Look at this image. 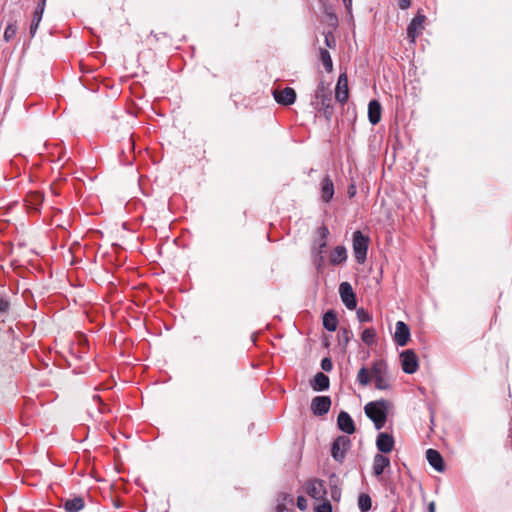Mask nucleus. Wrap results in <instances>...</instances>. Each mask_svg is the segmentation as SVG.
I'll return each instance as SVG.
<instances>
[{"label": "nucleus", "mask_w": 512, "mask_h": 512, "mask_svg": "<svg viewBox=\"0 0 512 512\" xmlns=\"http://www.w3.org/2000/svg\"><path fill=\"white\" fill-rule=\"evenodd\" d=\"M390 407L391 403L385 399L371 401L365 405V414L374 423L377 430H380L385 426Z\"/></svg>", "instance_id": "1"}, {"label": "nucleus", "mask_w": 512, "mask_h": 512, "mask_svg": "<svg viewBox=\"0 0 512 512\" xmlns=\"http://www.w3.org/2000/svg\"><path fill=\"white\" fill-rule=\"evenodd\" d=\"M316 109L323 111L325 118L329 121L332 117L331 97L327 92L324 82H320L315 91V100L312 102Z\"/></svg>", "instance_id": "2"}, {"label": "nucleus", "mask_w": 512, "mask_h": 512, "mask_svg": "<svg viewBox=\"0 0 512 512\" xmlns=\"http://www.w3.org/2000/svg\"><path fill=\"white\" fill-rule=\"evenodd\" d=\"M369 242V237L364 235L360 230L353 233L352 247L357 263L363 264L366 261Z\"/></svg>", "instance_id": "3"}, {"label": "nucleus", "mask_w": 512, "mask_h": 512, "mask_svg": "<svg viewBox=\"0 0 512 512\" xmlns=\"http://www.w3.org/2000/svg\"><path fill=\"white\" fill-rule=\"evenodd\" d=\"M371 375L374 379L376 389L387 390L391 387L387 364L383 360H378L373 363Z\"/></svg>", "instance_id": "4"}, {"label": "nucleus", "mask_w": 512, "mask_h": 512, "mask_svg": "<svg viewBox=\"0 0 512 512\" xmlns=\"http://www.w3.org/2000/svg\"><path fill=\"white\" fill-rule=\"evenodd\" d=\"M351 447V440L348 436H338L332 444L331 455L333 459L339 463H343L347 451Z\"/></svg>", "instance_id": "5"}, {"label": "nucleus", "mask_w": 512, "mask_h": 512, "mask_svg": "<svg viewBox=\"0 0 512 512\" xmlns=\"http://www.w3.org/2000/svg\"><path fill=\"white\" fill-rule=\"evenodd\" d=\"M306 493L315 500H324L327 495L325 483L321 479H311L305 484Z\"/></svg>", "instance_id": "6"}, {"label": "nucleus", "mask_w": 512, "mask_h": 512, "mask_svg": "<svg viewBox=\"0 0 512 512\" xmlns=\"http://www.w3.org/2000/svg\"><path fill=\"white\" fill-rule=\"evenodd\" d=\"M401 366L405 373L413 374L418 369V358L412 349H407L400 354Z\"/></svg>", "instance_id": "7"}, {"label": "nucleus", "mask_w": 512, "mask_h": 512, "mask_svg": "<svg viewBox=\"0 0 512 512\" xmlns=\"http://www.w3.org/2000/svg\"><path fill=\"white\" fill-rule=\"evenodd\" d=\"M339 294L343 304L349 309L353 310L357 306L356 295L349 282H342L339 286Z\"/></svg>", "instance_id": "8"}, {"label": "nucleus", "mask_w": 512, "mask_h": 512, "mask_svg": "<svg viewBox=\"0 0 512 512\" xmlns=\"http://www.w3.org/2000/svg\"><path fill=\"white\" fill-rule=\"evenodd\" d=\"M331 407V399L329 396H316L311 401V410L316 416L327 414Z\"/></svg>", "instance_id": "9"}, {"label": "nucleus", "mask_w": 512, "mask_h": 512, "mask_svg": "<svg viewBox=\"0 0 512 512\" xmlns=\"http://www.w3.org/2000/svg\"><path fill=\"white\" fill-rule=\"evenodd\" d=\"M424 21H425V16L421 13H418L408 24L407 36H408V38H410L411 42H415L416 38L420 35L421 31L424 29Z\"/></svg>", "instance_id": "10"}, {"label": "nucleus", "mask_w": 512, "mask_h": 512, "mask_svg": "<svg viewBox=\"0 0 512 512\" xmlns=\"http://www.w3.org/2000/svg\"><path fill=\"white\" fill-rule=\"evenodd\" d=\"M272 94L276 102L283 106L292 105L296 101V92L290 87L283 90H274Z\"/></svg>", "instance_id": "11"}, {"label": "nucleus", "mask_w": 512, "mask_h": 512, "mask_svg": "<svg viewBox=\"0 0 512 512\" xmlns=\"http://www.w3.org/2000/svg\"><path fill=\"white\" fill-rule=\"evenodd\" d=\"M336 100L342 104L346 103L349 97L348 90V78L345 73H342L338 77V81L335 88Z\"/></svg>", "instance_id": "12"}, {"label": "nucleus", "mask_w": 512, "mask_h": 512, "mask_svg": "<svg viewBox=\"0 0 512 512\" xmlns=\"http://www.w3.org/2000/svg\"><path fill=\"white\" fill-rule=\"evenodd\" d=\"M410 339V328L403 321H398L395 327L394 341L398 346H405Z\"/></svg>", "instance_id": "13"}, {"label": "nucleus", "mask_w": 512, "mask_h": 512, "mask_svg": "<svg viewBox=\"0 0 512 512\" xmlns=\"http://www.w3.org/2000/svg\"><path fill=\"white\" fill-rule=\"evenodd\" d=\"M394 444L395 441L392 435L385 432L378 434L376 446L381 453H390L394 448Z\"/></svg>", "instance_id": "14"}, {"label": "nucleus", "mask_w": 512, "mask_h": 512, "mask_svg": "<svg viewBox=\"0 0 512 512\" xmlns=\"http://www.w3.org/2000/svg\"><path fill=\"white\" fill-rule=\"evenodd\" d=\"M337 425L341 431L347 434H353L355 432V423L346 411H341L338 414Z\"/></svg>", "instance_id": "15"}, {"label": "nucleus", "mask_w": 512, "mask_h": 512, "mask_svg": "<svg viewBox=\"0 0 512 512\" xmlns=\"http://www.w3.org/2000/svg\"><path fill=\"white\" fill-rule=\"evenodd\" d=\"M321 200L325 203H329L334 195V184L329 175H326L321 183Z\"/></svg>", "instance_id": "16"}, {"label": "nucleus", "mask_w": 512, "mask_h": 512, "mask_svg": "<svg viewBox=\"0 0 512 512\" xmlns=\"http://www.w3.org/2000/svg\"><path fill=\"white\" fill-rule=\"evenodd\" d=\"M45 6H46V0H39L37 7L33 13V19H32L31 25H30L31 37H34L37 32L38 26L42 20Z\"/></svg>", "instance_id": "17"}, {"label": "nucleus", "mask_w": 512, "mask_h": 512, "mask_svg": "<svg viewBox=\"0 0 512 512\" xmlns=\"http://www.w3.org/2000/svg\"><path fill=\"white\" fill-rule=\"evenodd\" d=\"M426 459L428 463L438 472L444 470V461L441 454L435 449H428L426 451Z\"/></svg>", "instance_id": "18"}, {"label": "nucleus", "mask_w": 512, "mask_h": 512, "mask_svg": "<svg viewBox=\"0 0 512 512\" xmlns=\"http://www.w3.org/2000/svg\"><path fill=\"white\" fill-rule=\"evenodd\" d=\"M382 107L379 101L371 100L368 104V119L372 125H376L381 120Z\"/></svg>", "instance_id": "19"}, {"label": "nucleus", "mask_w": 512, "mask_h": 512, "mask_svg": "<svg viewBox=\"0 0 512 512\" xmlns=\"http://www.w3.org/2000/svg\"><path fill=\"white\" fill-rule=\"evenodd\" d=\"M390 459L383 454H376L373 459V474L378 477L389 467Z\"/></svg>", "instance_id": "20"}, {"label": "nucleus", "mask_w": 512, "mask_h": 512, "mask_svg": "<svg viewBox=\"0 0 512 512\" xmlns=\"http://www.w3.org/2000/svg\"><path fill=\"white\" fill-rule=\"evenodd\" d=\"M347 260V250L344 246L339 245L330 253L329 262L332 265H340Z\"/></svg>", "instance_id": "21"}, {"label": "nucleus", "mask_w": 512, "mask_h": 512, "mask_svg": "<svg viewBox=\"0 0 512 512\" xmlns=\"http://www.w3.org/2000/svg\"><path fill=\"white\" fill-rule=\"evenodd\" d=\"M329 385V377L322 372L316 373L311 382L314 391H325L329 388Z\"/></svg>", "instance_id": "22"}, {"label": "nucleus", "mask_w": 512, "mask_h": 512, "mask_svg": "<svg viewBox=\"0 0 512 512\" xmlns=\"http://www.w3.org/2000/svg\"><path fill=\"white\" fill-rule=\"evenodd\" d=\"M338 319L333 310L327 311L323 316V326L328 331H335L337 328Z\"/></svg>", "instance_id": "23"}, {"label": "nucleus", "mask_w": 512, "mask_h": 512, "mask_svg": "<svg viewBox=\"0 0 512 512\" xmlns=\"http://www.w3.org/2000/svg\"><path fill=\"white\" fill-rule=\"evenodd\" d=\"M84 507V500L82 497H74L67 499L64 503L66 512H79Z\"/></svg>", "instance_id": "24"}, {"label": "nucleus", "mask_w": 512, "mask_h": 512, "mask_svg": "<svg viewBox=\"0 0 512 512\" xmlns=\"http://www.w3.org/2000/svg\"><path fill=\"white\" fill-rule=\"evenodd\" d=\"M320 60L327 72H331L333 70V62L328 50L324 48L320 49Z\"/></svg>", "instance_id": "25"}, {"label": "nucleus", "mask_w": 512, "mask_h": 512, "mask_svg": "<svg viewBox=\"0 0 512 512\" xmlns=\"http://www.w3.org/2000/svg\"><path fill=\"white\" fill-rule=\"evenodd\" d=\"M372 500L368 494L361 493L358 497V507L361 512H368L371 509Z\"/></svg>", "instance_id": "26"}, {"label": "nucleus", "mask_w": 512, "mask_h": 512, "mask_svg": "<svg viewBox=\"0 0 512 512\" xmlns=\"http://www.w3.org/2000/svg\"><path fill=\"white\" fill-rule=\"evenodd\" d=\"M361 340L368 346L375 344L376 331L374 328H366L361 335Z\"/></svg>", "instance_id": "27"}, {"label": "nucleus", "mask_w": 512, "mask_h": 512, "mask_svg": "<svg viewBox=\"0 0 512 512\" xmlns=\"http://www.w3.org/2000/svg\"><path fill=\"white\" fill-rule=\"evenodd\" d=\"M357 381L361 386H367L371 381V375L369 371L362 367L357 374Z\"/></svg>", "instance_id": "28"}, {"label": "nucleus", "mask_w": 512, "mask_h": 512, "mask_svg": "<svg viewBox=\"0 0 512 512\" xmlns=\"http://www.w3.org/2000/svg\"><path fill=\"white\" fill-rule=\"evenodd\" d=\"M339 337V343L343 345V347H346L349 341L353 337V333L351 330L347 328H341L338 334Z\"/></svg>", "instance_id": "29"}, {"label": "nucleus", "mask_w": 512, "mask_h": 512, "mask_svg": "<svg viewBox=\"0 0 512 512\" xmlns=\"http://www.w3.org/2000/svg\"><path fill=\"white\" fill-rule=\"evenodd\" d=\"M281 502L284 503L285 506L287 504L292 506L294 502L293 496L286 492H280L277 496V504H281Z\"/></svg>", "instance_id": "30"}, {"label": "nucleus", "mask_w": 512, "mask_h": 512, "mask_svg": "<svg viewBox=\"0 0 512 512\" xmlns=\"http://www.w3.org/2000/svg\"><path fill=\"white\" fill-rule=\"evenodd\" d=\"M17 33V26L15 24H9L4 31V39L8 42L15 37Z\"/></svg>", "instance_id": "31"}, {"label": "nucleus", "mask_w": 512, "mask_h": 512, "mask_svg": "<svg viewBox=\"0 0 512 512\" xmlns=\"http://www.w3.org/2000/svg\"><path fill=\"white\" fill-rule=\"evenodd\" d=\"M356 315L358 321L361 323L372 321V316L363 308L358 309Z\"/></svg>", "instance_id": "32"}, {"label": "nucleus", "mask_w": 512, "mask_h": 512, "mask_svg": "<svg viewBox=\"0 0 512 512\" xmlns=\"http://www.w3.org/2000/svg\"><path fill=\"white\" fill-rule=\"evenodd\" d=\"M316 512H332V506L330 502L325 498L321 504L316 506Z\"/></svg>", "instance_id": "33"}, {"label": "nucleus", "mask_w": 512, "mask_h": 512, "mask_svg": "<svg viewBox=\"0 0 512 512\" xmlns=\"http://www.w3.org/2000/svg\"><path fill=\"white\" fill-rule=\"evenodd\" d=\"M30 203L33 205L34 209H37V206L42 203L43 196L40 193H33L31 196Z\"/></svg>", "instance_id": "34"}, {"label": "nucleus", "mask_w": 512, "mask_h": 512, "mask_svg": "<svg viewBox=\"0 0 512 512\" xmlns=\"http://www.w3.org/2000/svg\"><path fill=\"white\" fill-rule=\"evenodd\" d=\"M314 265L318 272H322L324 269V256L316 255L314 258Z\"/></svg>", "instance_id": "35"}, {"label": "nucleus", "mask_w": 512, "mask_h": 512, "mask_svg": "<svg viewBox=\"0 0 512 512\" xmlns=\"http://www.w3.org/2000/svg\"><path fill=\"white\" fill-rule=\"evenodd\" d=\"M325 44L329 48H334L336 45L335 37L332 32L325 33Z\"/></svg>", "instance_id": "36"}, {"label": "nucleus", "mask_w": 512, "mask_h": 512, "mask_svg": "<svg viewBox=\"0 0 512 512\" xmlns=\"http://www.w3.org/2000/svg\"><path fill=\"white\" fill-rule=\"evenodd\" d=\"M321 368L326 372L331 371L333 368V363H332L331 359L327 358V357L323 358L321 361Z\"/></svg>", "instance_id": "37"}, {"label": "nucleus", "mask_w": 512, "mask_h": 512, "mask_svg": "<svg viewBox=\"0 0 512 512\" xmlns=\"http://www.w3.org/2000/svg\"><path fill=\"white\" fill-rule=\"evenodd\" d=\"M297 507L301 511L306 510V508H307V500H306V498L304 496H298V498H297Z\"/></svg>", "instance_id": "38"}, {"label": "nucleus", "mask_w": 512, "mask_h": 512, "mask_svg": "<svg viewBox=\"0 0 512 512\" xmlns=\"http://www.w3.org/2000/svg\"><path fill=\"white\" fill-rule=\"evenodd\" d=\"M319 233L323 241H326V238L329 235V229L326 226H321L319 228Z\"/></svg>", "instance_id": "39"}, {"label": "nucleus", "mask_w": 512, "mask_h": 512, "mask_svg": "<svg viewBox=\"0 0 512 512\" xmlns=\"http://www.w3.org/2000/svg\"><path fill=\"white\" fill-rule=\"evenodd\" d=\"M398 5L402 10L408 9L411 5V0H398Z\"/></svg>", "instance_id": "40"}, {"label": "nucleus", "mask_w": 512, "mask_h": 512, "mask_svg": "<svg viewBox=\"0 0 512 512\" xmlns=\"http://www.w3.org/2000/svg\"><path fill=\"white\" fill-rule=\"evenodd\" d=\"M9 308V302L4 300V299H0V313H4L8 310Z\"/></svg>", "instance_id": "41"}, {"label": "nucleus", "mask_w": 512, "mask_h": 512, "mask_svg": "<svg viewBox=\"0 0 512 512\" xmlns=\"http://www.w3.org/2000/svg\"><path fill=\"white\" fill-rule=\"evenodd\" d=\"M326 246H327V242L326 241H322L319 244V247H318L316 255H323V253H325Z\"/></svg>", "instance_id": "42"}, {"label": "nucleus", "mask_w": 512, "mask_h": 512, "mask_svg": "<svg viewBox=\"0 0 512 512\" xmlns=\"http://www.w3.org/2000/svg\"><path fill=\"white\" fill-rule=\"evenodd\" d=\"M276 512H291L284 503L281 502V504L276 505Z\"/></svg>", "instance_id": "43"}, {"label": "nucleus", "mask_w": 512, "mask_h": 512, "mask_svg": "<svg viewBox=\"0 0 512 512\" xmlns=\"http://www.w3.org/2000/svg\"><path fill=\"white\" fill-rule=\"evenodd\" d=\"M331 495L333 499H338L340 497V491L336 487H334L331 490Z\"/></svg>", "instance_id": "44"}, {"label": "nucleus", "mask_w": 512, "mask_h": 512, "mask_svg": "<svg viewBox=\"0 0 512 512\" xmlns=\"http://www.w3.org/2000/svg\"><path fill=\"white\" fill-rule=\"evenodd\" d=\"M428 511L429 512H435V503L434 502H430L429 505H428Z\"/></svg>", "instance_id": "45"}, {"label": "nucleus", "mask_w": 512, "mask_h": 512, "mask_svg": "<svg viewBox=\"0 0 512 512\" xmlns=\"http://www.w3.org/2000/svg\"><path fill=\"white\" fill-rule=\"evenodd\" d=\"M344 4H345V7L350 10L351 8V5H352V0H343Z\"/></svg>", "instance_id": "46"}, {"label": "nucleus", "mask_w": 512, "mask_h": 512, "mask_svg": "<svg viewBox=\"0 0 512 512\" xmlns=\"http://www.w3.org/2000/svg\"><path fill=\"white\" fill-rule=\"evenodd\" d=\"M348 193H349V195H350L351 197H352V196H354V194H355V190H354V188H353V187H350V188H349V190H348Z\"/></svg>", "instance_id": "47"}, {"label": "nucleus", "mask_w": 512, "mask_h": 512, "mask_svg": "<svg viewBox=\"0 0 512 512\" xmlns=\"http://www.w3.org/2000/svg\"><path fill=\"white\" fill-rule=\"evenodd\" d=\"M94 398H95V399L97 398L98 400H100L99 395H95V396H94Z\"/></svg>", "instance_id": "48"}]
</instances>
